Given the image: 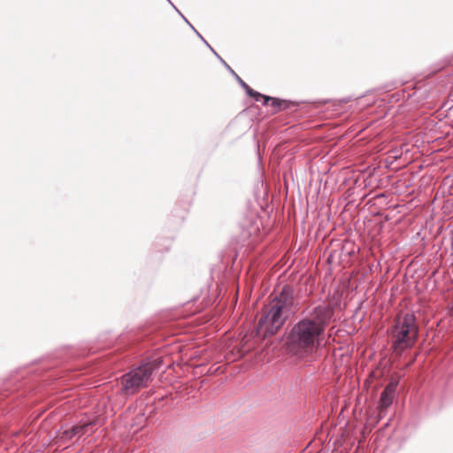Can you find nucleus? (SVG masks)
<instances>
[{
	"label": "nucleus",
	"instance_id": "423d86ee",
	"mask_svg": "<svg viewBox=\"0 0 453 453\" xmlns=\"http://www.w3.org/2000/svg\"><path fill=\"white\" fill-rule=\"evenodd\" d=\"M395 388V386L390 383L382 390L378 406L380 417L385 415L388 408L392 404Z\"/></svg>",
	"mask_w": 453,
	"mask_h": 453
},
{
	"label": "nucleus",
	"instance_id": "39448f33",
	"mask_svg": "<svg viewBox=\"0 0 453 453\" xmlns=\"http://www.w3.org/2000/svg\"><path fill=\"white\" fill-rule=\"evenodd\" d=\"M271 304L280 306V309L289 315H293L295 309V289L290 285H284L278 295L273 299Z\"/></svg>",
	"mask_w": 453,
	"mask_h": 453
},
{
	"label": "nucleus",
	"instance_id": "f8f14e48",
	"mask_svg": "<svg viewBox=\"0 0 453 453\" xmlns=\"http://www.w3.org/2000/svg\"><path fill=\"white\" fill-rule=\"evenodd\" d=\"M166 1L173 7V9L179 13L180 16L182 14L180 12V10H178V8L171 2V0H166Z\"/></svg>",
	"mask_w": 453,
	"mask_h": 453
},
{
	"label": "nucleus",
	"instance_id": "ddd939ff",
	"mask_svg": "<svg viewBox=\"0 0 453 453\" xmlns=\"http://www.w3.org/2000/svg\"><path fill=\"white\" fill-rule=\"evenodd\" d=\"M166 1L173 7V9L179 13L180 16L182 14L180 12V10H178V8L171 2V0H166Z\"/></svg>",
	"mask_w": 453,
	"mask_h": 453
},
{
	"label": "nucleus",
	"instance_id": "7ed1b4c3",
	"mask_svg": "<svg viewBox=\"0 0 453 453\" xmlns=\"http://www.w3.org/2000/svg\"><path fill=\"white\" fill-rule=\"evenodd\" d=\"M161 357L146 358L130 372L122 376V391L125 394H134L147 386L154 372L160 369Z\"/></svg>",
	"mask_w": 453,
	"mask_h": 453
},
{
	"label": "nucleus",
	"instance_id": "f3484780",
	"mask_svg": "<svg viewBox=\"0 0 453 453\" xmlns=\"http://www.w3.org/2000/svg\"><path fill=\"white\" fill-rule=\"evenodd\" d=\"M190 27L192 28V30H193L195 33H196V31H197V30L194 27V26H191Z\"/></svg>",
	"mask_w": 453,
	"mask_h": 453
},
{
	"label": "nucleus",
	"instance_id": "6e6552de",
	"mask_svg": "<svg viewBox=\"0 0 453 453\" xmlns=\"http://www.w3.org/2000/svg\"><path fill=\"white\" fill-rule=\"evenodd\" d=\"M263 98L264 105H267L269 101H272V106L275 109V112L280 111L281 110H288L292 107H297V103L288 101V100H282L278 97H272L269 96L263 95V96L260 97V99Z\"/></svg>",
	"mask_w": 453,
	"mask_h": 453
},
{
	"label": "nucleus",
	"instance_id": "9d476101",
	"mask_svg": "<svg viewBox=\"0 0 453 453\" xmlns=\"http://www.w3.org/2000/svg\"><path fill=\"white\" fill-rule=\"evenodd\" d=\"M93 426L92 422H87L81 425H76L75 427H77V431L79 433V436L83 435L85 433H87L89 426Z\"/></svg>",
	"mask_w": 453,
	"mask_h": 453
},
{
	"label": "nucleus",
	"instance_id": "dca6fc26",
	"mask_svg": "<svg viewBox=\"0 0 453 453\" xmlns=\"http://www.w3.org/2000/svg\"><path fill=\"white\" fill-rule=\"evenodd\" d=\"M180 17L185 20L186 23H188V20L186 19V17L183 14H181Z\"/></svg>",
	"mask_w": 453,
	"mask_h": 453
},
{
	"label": "nucleus",
	"instance_id": "1a4fd4ad",
	"mask_svg": "<svg viewBox=\"0 0 453 453\" xmlns=\"http://www.w3.org/2000/svg\"><path fill=\"white\" fill-rule=\"evenodd\" d=\"M77 429L78 428L73 426L72 428L63 431L60 434V439L64 441L72 440L73 437L79 434Z\"/></svg>",
	"mask_w": 453,
	"mask_h": 453
},
{
	"label": "nucleus",
	"instance_id": "9b49d317",
	"mask_svg": "<svg viewBox=\"0 0 453 453\" xmlns=\"http://www.w3.org/2000/svg\"><path fill=\"white\" fill-rule=\"evenodd\" d=\"M196 35L203 42V43L213 52V54L220 58V56L214 50V49L207 42V41L201 35L198 31H196Z\"/></svg>",
	"mask_w": 453,
	"mask_h": 453
},
{
	"label": "nucleus",
	"instance_id": "4468645a",
	"mask_svg": "<svg viewBox=\"0 0 453 453\" xmlns=\"http://www.w3.org/2000/svg\"><path fill=\"white\" fill-rule=\"evenodd\" d=\"M166 1L173 7V9L179 13L180 16L182 14L180 12V10H178V8L171 2V0H166Z\"/></svg>",
	"mask_w": 453,
	"mask_h": 453
},
{
	"label": "nucleus",
	"instance_id": "0eeeda50",
	"mask_svg": "<svg viewBox=\"0 0 453 453\" xmlns=\"http://www.w3.org/2000/svg\"><path fill=\"white\" fill-rule=\"evenodd\" d=\"M219 59L224 65V66L234 76L240 86L245 90L246 94L252 97L256 102H259L260 97L263 96V94L254 90L246 82H244L221 57Z\"/></svg>",
	"mask_w": 453,
	"mask_h": 453
},
{
	"label": "nucleus",
	"instance_id": "2eb2a0df",
	"mask_svg": "<svg viewBox=\"0 0 453 453\" xmlns=\"http://www.w3.org/2000/svg\"><path fill=\"white\" fill-rule=\"evenodd\" d=\"M449 311L451 314H453V302L451 303V304L449 306Z\"/></svg>",
	"mask_w": 453,
	"mask_h": 453
},
{
	"label": "nucleus",
	"instance_id": "20e7f679",
	"mask_svg": "<svg viewBox=\"0 0 453 453\" xmlns=\"http://www.w3.org/2000/svg\"><path fill=\"white\" fill-rule=\"evenodd\" d=\"M290 317L291 315L280 309V306L270 304L258 320L256 327L257 336L265 340L276 334Z\"/></svg>",
	"mask_w": 453,
	"mask_h": 453
},
{
	"label": "nucleus",
	"instance_id": "f257e3e1",
	"mask_svg": "<svg viewBox=\"0 0 453 453\" xmlns=\"http://www.w3.org/2000/svg\"><path fill=\"white\" fill-rule=\"evenodd\" d=\"M334 315V307L327 303L316 305L309 311L285 333L284 345L288 353L304 357L316 352L322 344L326 328Z\"/></svg>",
	"mask_w": 453,
	"mask_h": 453
},
{
	"label": "nucleus",
	"instance_id": "f03ea898",
	"mask_svg": "<svg viewBox=\"0 0 453 453\" xmlns=\"http://www.w3.org/2000/svg\"><path fill=\"white\" fill-rule=\"evenodd\" d=\"M419 328L414 313L407 312L402 319L397 318L392 327V349L397 356L411 349L418 337Z\"/></svg>",
	"mask_w": 453,
	"mask_h": 453
}]
</instances>
